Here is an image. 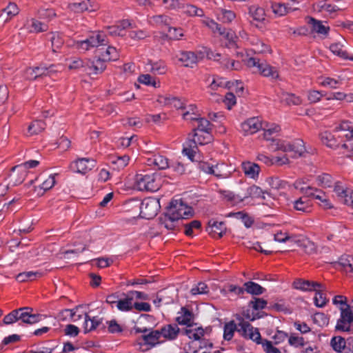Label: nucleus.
Wrapping results in <instances>:
<instances>
[{
	"instance_id": "31",
	"label": "nucleus",
	"mask_w": 353,
	"mask_h": 353,
	"mask_svg": "<svg viewBox=\"0 0 353 353\" xmlns=\"http://www.w3.org/2000/svg\"><path fill=\"white\" fill-rule=\"evenodd\" d=\"M48 70L47 68H41V67H34V68H28L25 74L26 75V79H36L39 77H41L43 75H46V72Z\"/></svg>"
},
{
	"instance_id": "51",
	"label": "nucleus",
	"mask_w": 353,
	"mask_h": 353,
	"mask_svg": "<svg viewBox=\"0 0 353 353\" xmlns=\"http://www.w3.org/2000/svg\"><path fill=\"white\" fill-rule=\"evenodd\" d=\"M50 41L54 52H56L63 44V39L59 33H52Z\"/></svg>"
},
{
	"instance_id": "43",
	"label": "nucleus",
	"mask_w": 353,
	"mask_h": 353,
	"mask_svg": "<svg viewBox=\"0 0 353 353\" xmlns=\"http://www.w3.org/2000/svg\"><path fill=\"white\" fill-rule=\"evenodd\" d=\"M199 168L205 173L213 174L217 177L221 176L220 172H217V165L214 167L206 162H200L199 163Z\"/></svg>"
},
{
	"instance_id": "8",
	"label": "nucleus",
	"mask_w": 353,
	"mask_h": 353,
	"mask_svg": "<svg viewBox=\"0 0 353 353\" xmlns=\"http://www.w3.org/2000/svg\"><path fill=\"white\" fill-rule=\"evenodd\" d=\"M319 137L323 144L333 149L339 148L340 143L343 141L342 136L335 133L334 131L333 132L327 130L323 131L319 133Z\"/></svg>"
},
{
	"instance_id": "53",
	"label": "nucleus",
	"mask_w": 353,
	"mask_h": 353,
	"mask_svg": "<svg viewBox=\"0 0 353 353\" xmlns=\"http://www.w3.org/2000/svg\"><path fill=\"white\" fill-rule=\"evenodd\" d=\"M79 306H77L74 309H72V310L65 309V310H63L61 312H60L59 316L60 319L63 320L64 318L62 317L63 314L69 312L70 315L72 318V321L74 323H77L79 320L83 319V317L81 314H77V311L79 309Z\"/></svg>"
},
{
	"instance_id": "63",
	"label": "nucleus",
	"mask_w": 353,
	"mask_h": 353,
	"mask_svg": "<svg viewBox=\"0 0 353 353\" xmlns=\"http://www.w3.org/2000/svg\"><path fill=\"white\" fill-rule=\"evenodd\" d=\"M285 101L288 105H298L302 103L301 99L294 94H286Z\"/></svg>"
},
{
	"instance_id": "23",
	"label": "nucleus",
	"mask_w": 353,
	"mask_h": 353,
	"mask_svg": "<svg viewBox=\"0 0 353 353\" xmlns=\"http://www.w3.org/2000/svg\"><path fill=\"white\" fill-rule=\"evenodd\" d=\"M19 12V9L15 3L10 2L8 6L1 10L0 18L5 21H8L13 17L17 15Z\"/></svg>"
},
{
	"instance_id": "36",
	"label": "nucleus",
	"mask_w": 353,
	"mask_h": 353,
	"mask_svg": "<svg viewBox=\"0 0 353 353\" xmlns=\"http://www.w3.org/2000/svg\"><path fill=\"white\" fill-rule=\"evenodd\" d=\"M249 14L254 20L262 22L265 19V12L263 8L257 6H252L249 8Z\"/></svg>"
},
{
	"instance_id": "32",
	"label": "nucleus",
	"mask_w": 353,
	"mask_h": 353,
	"mask_svg": "<svg viewBox=\"0 0 353 353\" xmlns=\"http://www.w3.org/2000/svg\"><path fill=\"white\" fill-rule=\"evenodd\" d=\"M161 335L159 330H151L148 334H143L141 338L145 341V345H150L151 347L154 346L159 343Z\"/></svg>"
},
{
	"instance_id": "18",
	"label": "nucleus",
	"mask_w": 353,
	"mask_h": 353,
	"mask_svg": "<svg viewBox=\"0 0 353 353\" xmlns=\"http://www.w3.org/2000/svg\"><path fill=\"white\" fill-rule=\"evenodd\" d=\"M105 62L106 61L99 57L95 61L87 60L86 65L88 70V74L91 75L102 73L106 68Z\"/></svg>"
},
{
	"instance_id": "54",
	"label": "nucleus",
	"mask_w": 353,
	"mask_h": 353,
	"mask_svg": "<svg viewBox=\"0 0 353 353\" xmlns=\"http://www.w3.org/2000/svg\"><path fill=\"white\" fill-rule=\"evenodd\" d=\"M209 292L208 285L203 282H199L197 286L192 288L190 292L192 295L206 294Z\"/></svg>"
},
{
	"instance_id": "10",
	"label": "nucleus",
	"mask_w": 353,
	"mask_h": 353,
	"mask_svg": "<svg viewBox=\"0 0 353 353\" xmlns=\"http://www.w3.org/2000/svg\"><path fill=\"white\" fill-rule=\"evenodd\" d=\"M94 165L95 161L94 159L81 158L71 164V168L78 173L85 174L91 170Z\"/></svg>"
},
{
	"instance_id": "22",
	"label": "nucleus",
	"mask_w": 353,
	"mask_h": 353,
	"mask_svg": "<svg viewBox=\"0 0 353 353\" xmlns=\"http://www.w3.org/2000/svg\"><path fill=\"white\" fill-rule=\"evenodd\" d=\"M180 315L176 318V321L180 325H185L188 327L192 326L194 320V314L185 307H182Z\"/></svg>"
},
{
	"instance_id": "13",
	"label": "nucleus",
	"mask_w": 353,
	"mask_h": 353,
	"mask_svg": "<svg viewBox=\"0 0 353 353\" xmlns=\"http://www.w3.org/2000/svg\"><path fill=\"white\" fill-rule=\"evenodd\" d=\"M241 128L245 134H254L263 128V124L257 117H252L241 124Z\"/></svg>"
},
{
	"instance_id": "58",
	"label": "nucleus",
	"mask_w": 353,
	"mask_h": 353,
	"mask_svg": "<svg viewBox=\"0 0 353 353\" xmlns=\"http://www.w3.org/2000/svg\"><path fill=\"white\" fill-rule=\"evenodd\" d=\"M265 353H281V351L273 346L272 343L267 339L261 341Z\"/></svg>"
},
{
	"instance_id": "9",
	"label": "nucleus",
	"mask_w": 353,
	"mask_h": 353,
	"mask_svg": "<svg viewBox=\"0 0 353 353\" xmlns=\"http://www.w3.org/2000/svg\"><path fill=\"white\" fill-rule=\"evenodd\" d=\"M183 334L187 335L190 339H193L194 341L190 343V350H192L193 353H196L198 352V348L196 347V341H199V348H201L202 343L203 342L201 341V339L204 335V330L202 327H197L196 329H185L182 331Z\"/></svg>"
},
{
	"instance_id": "12",
	"label": "nucleus",
	"mask_w": 353,
	"mask_h": 353,
	"mask_svg": "<svg viewBox=\"0 0 353 353\" xmlns=\"http://www.w3.org/2000/svg\"><path fill=\"white\" fill-rule=\"evenodd\" d=\"M293 286L296 290L305 292H312L316 290V288H322L323 283L298 279L293 282Z\"/></svg>"
},
{
	"instance_id": "59",
	"label": "nucleus",
	"mask_w": 353,
	"mask_h": 353,
	"mask_svg": "<svg viewBox=\"0 0 353 353\" xmlns=\"http://www.w3.org/2000/svg\"><path fill=\"white\" fill-rule=\"evenodd\" d=\"M129 160V157L124 155L123 157H117L115 160H112V163L117 165V168L118 170H120L123 169L128 165Z\"/></svg>"
},
{
	"instance_id": "29",
	"label": "nucleus",
	"mask_w": 353,
	"mask_h": 353,
	"mask_svg": "<svg viewBox=\"0 0 353 353\" xmlns=\"http://www.w3.org/2000/svg\"><path fill=\"white\" fill-rule=\"evenodd\" d=\"M101 321L97 317L91 319L88 314H85L83 316V327L85 333L95 330L100 324Z\"/></svg>"
},
{
	"instance_id": "24",
	"label": "nucleus",
	"mask_w": 353,
	"mask_h": 353,
	"mask_svg": "<svg viewBox=\"0 0 353 353\" xmlns=\"http://www.w3.org/2000/svg\"><path fill=\"white\" fill-rule=\"evenodd\" d=\"M242 169L244 174L252 179L256 178L260 172L259 165L250 161L243 162L242 163Z\"/></svg>"
},
{
	"instance_id": "48",
	"label": "nucleus",
	"mask_w": 353,
	"mask_h": 353,
	"mask_svg": "<svg viewBox=\"0 0 353 353\" xmlns=\"http://www.w3.org/2000/svg\"><path fill=\"white\" fill-rule=\"evenodd\" d=\"M21 310V309H17L12 310L10 313L6 315L3 320V323L4 325H10L13 323L17 321L18 320H20L19 319V312Z\"/></svg>"
},
{
	"instance_id": "27",
	"label": "nucleus",
	"mask_w": 353,
	"mask_h": 353,
	"mask_svg": "<svg viewBox=\"0 0 353 353\" xmlns=\"http://www.w3.org/2000/svg\"><path fill=\"white\" fill-rule=\"evenodd\" d=\"M39 162L38 161H36V160H30V161H26L21 165H16V166H14L12 168V171H14L15 170V169L17 168H21L22 170V177L19 179H17L15 181V184H17V183H21L24 180V178H25V176L26 174V172H27V170L28 168H35L37 167L38 165H39Z\"/></svg>"
},
{
	"instance_id": "30",
	"label": "nucleus",
	"mask_w": 353,
	"mask_h": 353,
	"mask_svg": "<svg viewBox=\"0 0 353 353\" xmlns=\"http://www.w3.org/2000/svg\"><path fill=\"white\" fill-rule=\"evenodd\" d=\"M293 208L297 211L309 212L311 208L310 199L306 197H300L293 201Z\"/></svg>"
},
{
	"instance_id": "20",
	"label": "nucleus",
	"mask_w": 353,
	"mask_h": 353,
	"mask_svg": "<svg viewBox=\"0 0 353 353\" xmlns=\"http://www.w3.org/2000/svg\"><path fill=\"white\" fill-rule=\"evenodd\" d=\"M288 152L294 153L292 157L296 158L303 156L306 152L305 144L303 140L296 139L292 142H288Z\"/></svg>"
},
{
	"instance_id": "33",
	"label": "nucleus",
	"mask_w": 353,
	"mask_h": 353,
	"mask_svg": "<svg viewBox=\"0 0 353 353\" xmlns=\"http://www.w3.org/2000/svg\"><path fill=\"white\" fill-rule=\"evenodd\" d=\"M43 276L41 272H24L17 275L16 279L19 282L32 281Z\"/></svg>"
},
{
	"instance_id": "38",
	"label": "nucleus",
	"mask_w": 353,
	"mask_h": 353,
	"mask_svg": "<svg viewBox=\"0 0 353 353\" xmlns=\"http://www.w3.org/2000/svg\"><path fill=\"white\" fill-rule=\"evenodd\" d=\"M117 307L121 311H130L133 308L132 299L128 293L124 299L119 300Z\"/></svg>"
},
{
	"instance_id": "4",
	"label": "nucleus",
	"mask_w": 353,
	"mask_h": 353,
	"mask_svg": "<svg viewBox=\"0 0 353 353\" xmlns=\"http://www.w3.org/2000/svg\"><path fill=\"white\" fill-rule=\"evenodd\" d=\"M140 216L146 219L154 218L160 209L159 201L154 198L144 199L139 206Z\"/></svg>"
},
{
	"instance_id": "45",
	"label": "nucleus",
	"mask_w": 353,
	"mask_h": 353,
	"mask_svg": "<svg viewBox=\"0 0 353 353\" xmlns=\"http://www.w3.org/2000/svg\"><path fill=\"white\" fill-rule=\"evenodd\" d=\"M318 184L323 188H330L334 183V180L331 175L324 173L317 176Z\"/></svg>"
},
{
	"instance_id": "28",
	"label": "nucleus",
	"mask_w": 353,
	"mask_h": 353,
	"mask_svg": "<svg viewBox=\"0 0 353 353\" xmlns=\"http://www.w3.org/2000/svg\"><path fill=\"white\" fill-rule=\"evenodd\" d=\"M265 194L268 196H271V194L269 192L263 191L261 188L254 185L247 189V193L245 198L252 197L265 199Z\"/></svg>"
},
{
	"instance_id": "50",
	"label": "nucleus",
	"mask_w": 353,
	"mask_h": 353,
	"mask_svg": "<svg viewBox=\"0 0 353 353\" xmlns=\"http://www.w3.org/2000/svg\"><path fill=\"white\" fill-rule=\"evenodd\" d=\"M163 5L168 10H179L183 8L181 0H162Z\"/></svg>"
},
{
	"instance_id": "5",
	"label": "nucleus",
	"mask_w": 353,
	"mask_h": 353,
	"mask_svg": "<svg viewBox=\"0 0 353 353\" xmlns=\"http://www.w3.org/2000/svg\"><path fill=\"white\" fill-rule=\"evenodd\" d=\"M341 317L338 320L335 327L336 330L342 332L350 331V323L353 322V312L349 305H346L345 307H341Z\"/></svg>"
},
{
	"instance_id": "14",
	"label": "nucleus",
	"mask_w": 353,
	"mask_h": 353,
	"mask_svg": "<svg viewBox=\"0 0 353 353\" xmlns=\"http://www.w3.org/2000/svg\"><path fill=\"white\" fill-rule=\"evenodd\" d=\"M101 47L96 51L99 58L105 61H117L119 59L117 50L114 47L108 46L105 49H104L103 46Z\"/></svg>"
},
{
	"instance_id": "35",
	"label": "nucleus",
	"mask_w": 353,
	"mask_h": 353,
	"mask_svg": "<svg viewBox=\"0 0 353 353\" xmlns=\"http://www.w3.org/2000/svg\"><path fill=\"white\" fill-rule=\"evenodd\" d=\"M46 125V123L44 121L37 119L32 121L28 126V132L30 135L38 134L45 130Z\"/></svg>"
},
{
	"instance_id": "11",
	"label": "nucleus",
	"mask_w": 353,
	"mask_h": 353,
	"mask_svg": "<svg viewBox=\"0 0 353 353\" xmlns=\"http://www.w3.org/2000/svg\"><path fill=\"white\" fill-rule=\"evenodd\" d=\"M68 8L74 12L81 13L86 10L95 12L99 7L97 5H93L90 0H86L78 3H70L68 4Z\"/></svg>"
},
{
	"instance_id": "64",
	"label": "nucleus",
	"mask_w": 353,
	"mask_h": 353,
	"mask_svg": "<svg viewBox=\"0 0 353 353\" xmlns=\"http://www.w3.org/2000/svg\"><path fill=\"white\" fill-rule=\"evenodd\" d=\"M129 36L132 39L134 40H141L149 37V34L143 30L137 31H131L129 33Z\"/></svg>"
},
{
	"instance_id": "57",
	"label": "nucleus",
	"mask_w": 353,
	"mask_h": 353,
	"mask_svg": "<svg viewBox=\"0 0 353 353\" xmlns=\"http://www.w3.org/2000/svg\"><path fill=\"white\" fill-rule=\"evenodd\" d=\"M339 201L353 210V191L348 190L346 194Z\"/></svg>"
},
{
	"instance_id": "39",
	"label": "nucleus",
	"mask_w": 353,
	"mask_h": 353,
	"mask_svg": "<svg viewBox=\"0 0 353 353\" xmlns=\"http://www.w3.org/2000/svg\"><path fill=\"white\" fill-rule=\"evenodd\" d=\"M185 8L184 13L189 17H203L204 12L203 10L198 8L197 6L192 4H188L185 6H183Z\"/></svg>"
},
{
	"instance_id": "62",
	"label": "nucleus",
	"mask_w": 353,
	"mask_h": 353,
	"mask_svg": "<svg viewBox=\"0 0 353 353\" xmlns=\"http://www.w3.org/2000/svg\"><path fill=\"white\" fill-rule=\"evenodd\" d=\"M55 184V179L54 175H50L47 179H44L41 185V188L46 191L51 189Z\"/></svg>"
},
{
	"instance_id": "19",
	"label": "nucleus",
	"mask_w": 353,
	"mask_h": 353,
	"mask_svg": "<svg viewBox=\"0 0 353 353\" xmlns=\"http://www.w3.org/2000/svg\"><path fill=\"white\" fill-rule=\"evenodd\" d=\"M177 57L179 61L183 63L185 67L192 68L198 62L196 54L191 51H181Z\"/></svg>"
},
{
	"instance_id": "3",
	"label": "nucleus",
	"mask_w": 353,
	"mask_h": 353,
	"mask_svg": "<svg viewBox=\"0 0 353 353\" xmlns=\"http://www.w3.org/2000/svg\"><path fill=\"white\" fill-rule=\"evenodd\" d=\"M236 319L239 321L238 332L245 339H251L258 344L261 343V338L258 329L253 327L239 314L236 315Z\"/></svg>"
},
{
	"instance_id": "44",
	"label": "nucleus",
	"mask_w": 353,
	"mask_h": 353,
	"mask_svg": "<svg viewBox=\"0 0 353 353\" xmlns=\"http://www.w3.org/2000/svg\"><path fill=\"white\" fill-rule=\"evenodd\" d=\"M197 122L198 126L194 128L196 129V131L203 133H211L212 125L208 120L205 118L200 117Z\"/></svg>"
},
{
	"instance_id": "34",
	"label": "nucleus",
	"mask_w": 353,
	"mask_h": 353,
	"mask_svg": "<svg viewBox=\"0 0 353 353\" xmlns=\"http://www.w3.org/2000/svg\"><path fill=\"white\" fill-rule=\"evenodd\" d=\"M245 291L252 295H260L265 292V289L256 283L248 281L244 283Z\"/></svg>"
},
{
	"instance_id": "55",
	"label": "nucleus",
	"mask_w": 353,
	"mask_h": 353,
	"mask_svg": "<svg viewBox=\"0 0 353 353\" xmlns=\"http://www.w3.org/2000/svg\"><path fill=\"white\" fill-rule=\"evenodd\" d=\"M70 70H77L82 68L84 72L88 74V70L86 65V61L81 60V59H76L72 61L68 66Z\"/></svg>"
},
{
	"instance_id": "56",
	"label": "nucleus",
	"mask_w": 353,
	"mask_h": 353,
	"mask_svg": "<svg viewBox=\"0 0 353 353\" xmlns=\"http://www.w3.org/2000/svg\"><path fill=\"white\" fill-rule=\"evenodd\" d=\"M139 81L145 85H151L154 88L159 86V83L157 82L154 79H152L150 74H141L138 79Z\"/></svg>"
},
{
	"instance_id": "2",
	"label": "nucleus",
	"mask_w": 353,
	"mask_h": 353,
	"mask_svg": "<svg viewBox=\"0 0 353 353\" xmlns=\"http://www.w3.org/2000/svg\"><path fill=\"white\" fill-rule=\"evenodd\" d=\"M135 183L138 190L141 191H157L161 186L159 181H157L154 174H137L135 176Z\"/></svg>"
},
{
	"instance_id": "60",
	"label": "nucleus",
	"mask_w": 353,
	"mask_h": 353,
	"mask_svg": "<svg viewBox=\"0 0 353 353\" xmlns=\"http://www.w3.org/2000/svg\"><path fill=\"white\" fill-rule=\"evenodd\" d=\"M272 146H274L275 150H281L283 152H288V142L283 140H274L272 139Z\"/></svg>"
},
{
	"instance_id": "42",
	"label": "nucleus",
	"mask_w": 353,
	"mask_h": 353,
	"mask_svg": "<svg viewBox=\"0 0 353 353\" xmlns=\"http://www.w3.org/2000/svg\"><path fill=\"white\" fill-rule=\"evenodd\" d=\"M171 18L165 14L154 15L150 17L149 23L156 25H165L169 26L170 23Z\"/></svg>"
},
{
	"instance_id": "17",
	"label": "nucleus",
	"mask_w": 353,
	"mask_h": 353,
	"mask_svg": "<svg viewBox=\"0 0 353 353\" xmlns=\"http://www.w3.org/2000/svg\"><path fill=\"white\" fill-rule=\"evenodd\" d=\"M225 223L223 222L218 223L216 221L210 220L208 222V225L206 231L213 237H216L217 234L218 238H221L225 232Z\"/></svg>"
},
{
	"instance_id": "52",
	"label": "nucleus",
	"mask_w": 353,
	"mask_h": 353,
	"mask_svg": "<svg viewBox=\"0 0 353 353\" xmlns=\"http://www.w3.org/2000/svg\"><path fill=\"white\" fill-rule=\"evenodd\" d=\"M201 227V223L199 221L194 220L191 222L184 224L185 231L184 233L187 236H192L193 234V229H200Z\"/></svg>"
},
{
	"instance_id": "40",
	"label": "nucleus",
	"mask_w": 353,
	"mask_h": 353,
	"mask_svg": "<svg viewBox=\"0 0 353 353\" xmlns=\"http://www.w3.org/2000/svg\"><path fill=\"white\" fill-rule=\"evenodd\" d=\"M308 23L312 25V30L322 34H326L329 28L323 26L321 21L316 20L312 17L309 18Z\"/></svg>"
},
{
	"instance_id": "16",
	"label": "nucleus",
	"mask_w": 353,
	"mask_h": 353,
	"mask_svg": "<svg viewBox=\"0 0 353 353\" xmlns=\"http://www.w3.org/2000/svg\"><path fill=\"white\" fill-rule=\"evenodd\" d=\"M21 310L19 312L20 320L27 324H34L40 321L39 314H32V308L29 307H21Z\"/></svg>"
},
{
	"instance_id": "37",
	"label": "nucleus",
	"mask_w": 353,
	"mask_h": 353,
	"mask_svg": "<svg viewBox=\"0 0 353 353\" xmlns=\"http://www.w3.org/2000/svg\"><path fill=\"white\" fill-rule=\"evenodd\" d=\"M239 323L236 324L234 321L225 323L224 325V333L223 338L227 341H230L232 339L235 331L238 332Z\"/></svg>"
},
{
	"instance_id": "6",
	"label": "nucleus",
	"mask_w": 353,
	"mask_h": 353,
	"mask_svg": "<svg viewBox=\"0 0 353 353\" xmlns=\"http://www.w3.org/2000/svg\"><path fill=\"white\" fill-rule=\"evenodd\" d=\"M108 44V41L104 37L99 33L92 34L85 40L77 43L78 48L81 50H88L90 48L104 46Z\"/></svg>"
},
{
	"instance_id": "1",
	"label": "nucleus",
	"mask_w": 353,
	"mask_h": 353,
	"mask_svg": "<svg viewBox=\"0 0 353 353\" xmlns=\"http://www.w3.org/2000/svg\"><path fill=\"white\" fill-rule=\"evenodd\" d=\"M191 208L181 201L175 200L170 203L167 211L159 218V224L168 230H174L179 226V222L183 219L192 216Z\"/></svg>"
},
{
	"instance_id": "21",
	"label": "nucleus",
	"mask_w": 353,
	"mask_h": 353,
	"mask_svg": "<svg viewBox=\"0 0 353 353\" xmlns=\"http://www.w3.org/2000/svg\"><path fill=\"white\" fill-rule=\"evenodd\" d=\"M188 138H190V140H194L196 145L197 144H208L212 140L211 133H204L203 134V132H199L196 131V129H193L192 134H189Z\"/></svg>"
},
{
	"instance_id": "15",
	"label": "nucleus",
	"mask_w": 353,
	"mask_h": 353,
	"mask_svg": "<svg viewBox=\"0 0 353 353\" xmlns=\"http://www.w3.org/2000/svg\"><path fill=\"white\" fill-rule=\"evenodd\" d=\"M180 332V329L176 324L165 325L159 330L161 336L169 341L176 339Z\"/></svg>"
},
{
	"instance_id": "47",
	"label": "nucleus",
	"mask_w": 353,
	"mask_h": 353,
	"mask_svg": "<svg viewBox=\"0 0 353 353\" xmlns=\"http://www.w3.org/2000/svg\"><path fill=\"white\" fill-rule=\"evenodd\" d=\"M345 341L341 336H334L331 340L332 348L338 352H341L345 347Z\"/></svg>"
},
{
	"instance_id": "46",
	"label": "nucleus",
	"mask_w": 353,
	"mask_h": 353,
	"mask_svg": "<svg viewBox=\"0 0 353 353\" xmlns=\"http://www.w3.org/2000/svg\"><path fill=\"white\" fill-rule=\"evenodd\" d=\"M330 50L335 54L343 59H350L353 60L352 57H348L346 51L343 49V46L339 43H333L330 47Z\"/></svg>"
},
{
	"instance_id": "61",
	"label": "nucleus",
	"mask_w": 353,
	"mask_h": 353,
	"mask_svg": "<svg viewBox=\"0 0 353 353\" xmlns=\"http://www.w3.org/2000/svg\"><path fill=\"white\" fill-rule=\"evenodd\" d=\"M267 301L263 299L255 298L253 301L250 302L254 310H259L265 308L267 305Z\"/></svg>"
},
{
	"instance_id": "41",
	"label": "nucleus",
	"mask_w": 353,
	"mask_h": 353,
	"mask_svg": "<svg viewBox=\"0 0 353 353\" xmlns=\"http://www.w3.org/2000/svg\"><path fill=\"white\" fill-rule=\"evenodd\" d=\"M187 145L188 146L183 149V153L193 161L197 145H195L194 140H190V138L188 139Z\"/></svg>"
},
{
	"instance_id": "49",
	"label": "nucleus",
	"mask_w": 353,
	"mask_h": 353,
	"mask_svg": "<svg viewBox=\"0 0 353 353\" xmlns=\"http://www.w3.org/2000/svg\"><path fill=\"white\" fill-rule=\"evenodd\" d=\"M153 163L158 167L159 170H165L169 168L168 159L162 155H155Z\"/></svg>"
},
{
	"instance_id": "26",
	"label": "nucleus",
	"mask_w": 353,
	"mask_h": 353,
	"mask_svg": "<svg viewBox=\"0 0 353 353\" xmlns=\"http://www.w3.org/2000/svg\"><path fill=\"white\" fill-rule=\"evenodd\" d=\"M272 8L273 12L280 17L285 16L290 12L299 10V8L297 7L288 6L286 4L282 3H273L272 5Z\"/></svg>"
},
{
	"instance_id": "25",
	"label": "nucleus",
	"mask_w": 353,
	"mask_h": 353,
	"mask_svg": "<svg viewBox=\"0 0 353 353\" xmlns=\"http://www.w3.org/2000/svg\"><path fill=\"white\" fill-rule=\"evenodd\" d=\"M327 290L326 287L323 284L322 288H316V290L314 292H316V295L314 298V305L318 307H324L328 302L325 292Z\"/></svg>"
},
{
	"instance_id": "7",
	"label": "nucleus",
	"mask_w": 353,
	"mask_h": 353,
	"mask_svg": "<svg viewBox=\"0 0 353 353\" xmlns=\"http://www.w3.org/2000/svg\"><path fill=\"white\" fill-rule=\"evenodd\" d=\"M247 65L249 67H257L260 73L264 77H271L272 79H277L279 77V73L274 68L266 63H261L255 58H250L248 60Z\"/></svg>"
}]
</instances>
